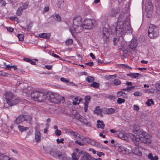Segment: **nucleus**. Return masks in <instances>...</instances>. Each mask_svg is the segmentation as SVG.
<instances>
[{
    "label": "nucleus",
    "instance_id": "nucleus-20",
    "mask_svg": "<svg viewBox=\"0 0 160 160\" xmlns=\"http://www.w3.org/2000/svg\"><path fill=\"white\" fill-rule=\"evenodd\" d=\"M119 12L120 10L118 9H112L110 13V15L111 17H115Z\"/></svg>",
    "mask_w": 160,
    "mask_h": 160
},
{
    "label": "nucleus",
    "instance_id": "nucleus-55",
    "mask_svg": "<svg viewBox=\"0 0 160 160\" xmlns=\"http://www.w3.org/2000/svg\"><path fill=\"white\" fill-rule=\"evenodd\" d=\"M155 5L156 7H158L160 4V0H155Z\"/></svg>",
    "mask_w": 160,
    "mask_h": 160
},
{
    "label": "nucleus",
    "instance_id": "nucleus-58",
    "mask_svg": "<svg viewBox=\"0 0 160 160\" xmlns=\"http://www.w3.org/2000/svg\"><path fill=\"white\" fill-rule=\"evenodd\" d=\"M148 158L150 160H151V159L153 157L152 154L151 153H149L148 155Z\"/></svg>",
    "mask_w": 160,
    "mask_h": 160
},
{
    "label": "nucleus",
    "instance_id": "nucleus-5",
    "mask_svg": "<svg viewBox=\"0 0 160 160\" xmlns=\"http://www.w3.org/2000/svg\"><path fill=\"white\" fill-rule=\"evenodd\" d=\"M83 18L80 15L76 16L73 19L72 27L74 31L76 33H79L82 31V24Z\"/></svg>",
    "mask_w": 160,
    "mask_h": 160
},
{
    "label": "nucleus",
    "instance_id": "nucleus-26",
    "mask_svg": "<svg viewBox=\"0 0 160 160\" xmlns=\"http://www.w3.org/2000/svg\"><path fill=\"white\" fill-rule=\"evenodd\" d=\"M18 128L19 130L22 132L26 131L29 129L28 127H25L23 126H22L21 125H18Z\"/></svg>",
    "mask_w": 160,
    "mask_h": 160
},
{
    "label": "nucleus",
    "instance_id": "nucleus-48",
    "mask_svg": "<svg viewBox=\"0 0 160 160\" xmlns=\"http://www.w3.org/2000/svg\"><path fill=\"white\" fill-rule=\"evenodd\" d=\"M94 112L98 115L100 113L101 111L100 109H99V108H98V107H97V108H96V109L94 111Z\"/></svg>",
    "mask_w": 160,
    "mask_h": 160
},
{
    "label": "nucleus",
    "instance_id": "nucleus-2",
    "mask_svg": "<svg viewBox=\"0 0 160 160\" xmlns=\"http://www.w3.org/2000/svg\"><path fill=\"white\" fill-rule=\"evenodd\" d=\"M133 132L136 135L130 133L129 134L131 138L134 142H141L146 144H149L151 142L150 138L151 136L142 129L135 130Z\"/></svg>",
    "mask_w": 160,
    "mask_h": 160
},
{
    "label": "nucleus",
    "instance_id": "nucleus-51",
    "mask_svg": "<svg viewBox=\"0 0 160 160\" xmlns=\"http://www.w3.org/2000/svg\"><path fill=\"white\" fill-rule=\"evenodd\" d=\"M124 93L123 91H120L117 92V95L118 97H120L122 96V94Z\"/></svg>",
    "mask_w": 160,
    "mask_h": 160
},
{
    "label": "nucleus",
    "instance_id": "nucleus-6",
    "mask_svg": "<svg viewBox=\"0 0 160 160\" xmlns=\"http://www.w3.org/2000/svg\"><path fill=\"white\" fill-rule=\"evenodd\" d=\"M148 33V37L151 39L156 38L159 35V31L158 28L152 24L149 25Z\"/></svg>",
    "mask_w": 160,
    "mask_h": 160
},
{
    "label": "nucleus",
    "instance_id": "nucleus-63",
    "mask_svg": "<svg viewBox=\"0 0 160 160\" xmlns=\"http://www.w3.org/2000/svg\"><path fill=\"white\" fill-rule=\"evenodd\" d=\"M123 93H124L122 94V97L123 98H128L127 94L125 93L124 92H123Z\"/></svg>",
    "mask_w": 160,
    "mask_h": 160
},
{
    "label": "nucleus",
    "instance_id": "nucleus-23",
    "mask_svg": "<svg viewBox=\"0 0 160 160\" xmlns=\"http://www.w3.org/2000/svg\"><path fill=\"white\" fill-rule=\"evenodd\" d=\"M0 160H14L12 158H10L7 155H5L3 154H0Z\"/></svg>",
    "mask_w": 160,
    "mask_h": 160
},
{
    "label": "nucleus",
    "instance_id": "nucleus-19",
    "mask_svg": "<svg viewBox=\"0 0 160 160\" xmlns=\"http://www.w3.org/2000/svg\"><path fill=\"white\" fill-rule=\"evenodd\" d=\"M79 116L78 117L77 116V119L80 121L82 124H87L88 123V122L86 119L84 118L83 117L79 115Z\"/></svg>",
    "mask_w": 160,
    "mask_h": 160
},
{
    "label": "nucleus",
    "instance_id": "nucleus-39",
    "mask_svg": "<svg viewBox=\"0 0 160 160\" xmlns=\"http://www.w3.org/2000/svg\"><path fill=\"white\" fill-rule=\"evenodd\" d=\"M9 75V74L7 72H6L3 71L0 72V75L1 76H2L8 77Z\"/></svg>",
    "mask_w": 160,
    "mask_h": 160
},
{
    "label": "nucleus",
    "instance_id": "nucleus-15",
    "mask_svg": "<svg viewBox=\"0 0 160 160\" xmlns=\"http://www.w3.org/2000/svg\"><path fill=\"white\" fill-rule=\"evenodd\" d=\"M132 153L139 156H141L142 155V152L139 150L137 147H135L132 150Z\"/></svg>",
    "mask_w": 160,
    "mask_h": 160
},
{
    "label": "nucleus",
    "instance_id": "nucleus-40",
    "mask_svg": "<svg viewBox=\"0 0 160 160\" xmlns=\"http://www.w3.org/2000/svg\"><path fill=\"white\" fill-rule=\"evenodd\" d=\"M18 37L20 41H22L24 39V35L23 34H19L18 35Z\"/></svg>",
    "mask_w": 160,
    "mask_h": 160
},
{
    "label": "nucleus",
    "instance_id": "nucleus-4",
    "mask_svg": "<svg viewBox=\"0 0 160 160\" xmlns=\"http://www.w3.org/2000/svg\"><path fill=\"white\" fill-rule=\"evenodd\" d=\"M5 97L7 103L10 106L15 105L19 102V99L18 98L14 96L11 92H6Z\"/></svg>",
    "mask_w": 160,
    "mask_h": 160
},
{
    "label": "nucleus",
    "instance_id": "nucleus-21",
    "mask_svg": "<svg viewBox=\"0 0 160 160\" xmlns=\"http://www.w3.org/2000/svg\"><path fill=\"white\" fill-rule=\"evenodd\" d=\"M127 75L128 76L131 77V78H136L138 77L141 76V75L140 74L138 73H130L127 74Z\"/></svg>",
    "mask_w": 160,
    "mask_h": 160
},
{
    "label": "nucleus",
    "instance_id": "nucleus-1",
    "mask_svg": "<svg viewBox=\"0 0 160 160\" xmlns=\"http://www.w3.org/2000/svg\"><path fill=\"white\" fill-rule=\"evenodd\" d=\"M31 97L35 101L44 102L47 98L52 103L58 104L60 102V96L57 94L51 93L46 95L43 93L34 91L31 93Z\"/></svg>",
    "mask_w": 160,
    "mask_h": 160
},
{
    "label": "nucleus",
    "instance_id": "nucleus-27",
    "mask_svg": "<svg viewBox=\"0 0 160 160\" xmlns=\"http://www.w3.org/2000/svg\"><path fill=\"white\" fill-rule=\"evenodd\" d=\"M68 132H69L71 135L73 136L74 138H76V137H79L80 136V135L78 134L76 132L69 130L68 131Z\"/></svg>",
    "mask_w": 160,
    "mask_h": 160
},
{
    "label": "nucleus",
    "instance_id": "nucleus-24",
    "mask_svg": "<svg viewBox=\"0 0 160 160\" xmlns=\"http://www.w3.org/2000/svg\"><path fill=\"white\" fill-rule=\"evenodd\" d=\"M115 109L112 108H107L105 110V113L108 114H110L113 113L115 112Z\"/></svg>",
    "mask_w": 160,
    "mask_h": 160
},
{
    "label": "nucleus",
    "instance_id": "nucleus-61",
    "mask_svg": "<svg viewBox=\"0 0 160 160\" xmlns=\"http://www.w3.org/2000/svg\"><path fill=\"white\" fill-rule=\"evenodd\" d=\"M121 50L122 52V53L123 54H126L128 53V50L126 49V48Z\"/></svg>",
    "mask_w": 160,
    "mask_h": 160
},
{
    "label": "nucleus",
    "instance_id": "nucleus-44",
    "mask_svg": "<svg viewBox=\"0 0 160 160\" xmlns=\"http://www.w3.org/2000/svg\"><path fill=\"white\" fill-rule=\"evenodd\" d=\"M55 17L56 18V20L58 22H60L61 21V18L60 16L58 14L55 15Z\"/></svg>",
    "mask_w": 160,
    "mask_h": 160
},
{
    "label": "nucleus",
    "instance_id": "nucleus-7",
    "mask_svg": "<svg viewBox=\"0 0 160 160\" xmlns=\"http://www.w3.org/2000/svg\"><path fill=\"white\" fill-rule=\"evenodd\" d=\"M32 119V117L30 115L21 114L18 116L15 121V122L17 124H19L26 121L28 123H31Z\"/></svg>",
    "mask_w": 160,
    "mask_h": 160
},
{
    "label": "nucleus",
    "instance_id": "nucleus-47",
    "mask_svg": "<svg viewBox=\"0 0 160 160\" xmlns=\"http://www.w3.org/2000/svg\"><path fill=\"white\" fill-rule=\"evenodd\" d=\"M119 49L120 50L125 49V44H122L120 46H119Z\"/></svg>",
    "mask_w": 160,
    "mask_h": 160
},
{
    "label": "nucleus",
    "instance_id": "nucleus-12",
    "mask_svg": "<svg viewBox=\"0 0 160 160\" xmlns=\"http://www.w3.org/2000/svg\"><path fill=\"white\" fill-rule=\"evenodd\" d=\"M39 127L38 125H37L35 128V139L37 142L40 141L41 139V134L40 131L38 130V128Z\"/></svg>",
    "mask_w": 160,
    "mask_h": 160
},
{
    "label": "nucleus",
    "instance_id": "nucleus-35",
    "mask_svg": "<svg viewBox=\"0 0 160 160\" xmlns=\"http://www.w3.org/2000/svg\"><path fill=\"white\" fill-rule=\"evenodd\" d=\"M22 8L19 7V8L18 9L16 12V14L18 16H20L22 14Z\"/></svg>",
    "mask_w": 160,
    "mask_h": 160
},
{
    "label": "nucleus",
    "instance_id": "nucleus-62",
    "mask_svg": "<svg viewBox=\"0 0 160 160\" xmlns=\"http://www.w3.org/2000/svg\"><path fill=\"white\" fill-rule=\"evenodd\" d=\"M86 64L87 65H89L90 66H92L93 65V62H87L86 63Z\"/></svg>",
    "mask_w": 160,
    "mask_h": 160
},
{
    "label": "nucleus",
    "instance_id": "nucleus-38",
    "mask_svg": "<svg viewBox=\"0 0 160 160\" xmlns=\"http://www.w3.org/2000/svg\"><path fill=\"white\" fill-rule=\"evenodd\" d=\"M28 6V4L27 3H24L21 7H20V8H22V10L26 9Z\"/></svg>",
    "mask_w": 160,
    "mask_h": 160
},
{
    "label": "nucleus",
    "instance_id": "nucleus-29",
    "mask_svg": "<svg viewBox=\"0 0 160 160\" xmlns=\"http://www.w3.org/2000/svg\"><path fill=\"white\" fill-rule=\"evenodd\" d=\"M121 152L122 153H124L126 154H128V150L127 148L124 147H121Z\"/></svg>",
    "mask_w": 160,
    "mask_h": 160
},
{
    "label": "nucleus",
    "instance_id": "nucleus-33",
    "mask_svg": "<svg viewBox=\"0 0 160 160\" xmlns=\"http://www.w3.org/2000/svg\"><path fill=\"white\" fill-rule=\"evenodd\" d=\"M146 104L148 105V106H150L152 104L153 105L154 102L152 101V99H149L148 101L146 103Z\"/></svg>",
    "mask_w": 160,
    "mask_h": 160
},
{
    "label": "nucleus",
    "instance_id": "nucleus-25",
    "mask_svg": "<svg viewBox=\"0 0 160 160\" xmlns=\"http://www.w3.org/2000/svg\"><path fill=\"white\" fill-rule=\"evenodd\" d=\"M90 157L91 156L88 153L86 152L81 157V160H89Z\"/></svg>",
    "mask_w": 160,
    "mask_h": 160
},
{
    "label": "nucleus",
    "instance_id": "nucleus-60",
    "mask_svg": "<svg viewBox=\"0 0 160 160\" xmlns=\"http://www.w3.org/2000/svg\"><path fill=\"white\" fill-rule=\"evenodd\" d=\"M52 55L55 58H60V59H61L60 58V57L58 55L54 53H52Z\"/></svg>",
    "mask_w": 160,
    "mask_h": 160
},
{
    "label": "nucleus",
    "instance_id": "nucleus-57",
    "mask_svg": "<svg viewBox=\"0 0 160 160\" xmlns=\"http://www.w3.org/2000/svg\"><path fill=\"white\" fill-rule=\"evenodd\" d=\"M5 67L6 69L10 70L12 68V66H11L9 65H5Z\"/></svg>",
    "mask_w": 160,
    "mask_h": 160
},
{
    "label": "nucleus",
    "instance_id": "nucleus-10",
    "mask_svg": "<svg viewBox=\"0 0 160 160\" xmlns=\"http://www.w3.org/2000/svg\"><path fill=\"white\" fill-rule=\"evenodd\" d=\"M92 22L91 19H85L82 24V29H90L92 28Z\"/></svg>",
    "mask_w": 160,
    "mask_h": 160
},
{
    "label": "nucleus",
    "instance_id": "nucleus-52",
    "mask_svg": "<svg viewBox=\"0 0 160 160\" xmlns=\"http://www.w3.org/2000/svg\"><path fill=\"white\" fill-rule=\"evenodd\" d=\"M0 3L1 4L2 6H5L6 4L5 1L4 0H1L0 1Z\"/></svg>",
    "mask_w": 160,
    "mask_h": 160
},
{
    "label": "nucleus",
    "instance_id": "nucleus-17",
    "mask_svg": "<svg viewBox=\"0 0 160 160\" xmlns=\"http://www.w3.org/2000/svg\"><path fill=\"white\" fill-rule=\"evenodd\" d=\"M146 10H153V8L152 2L150 0H148V2L146 4Z\"/></svg>",
    "mask_w": 160,
    "mask_h": 160
},
{
    "label": "nucleus",
    "instance_id": "nucleus-22",
    "mask_svg": "<svg viewBox=\"0 0 160 160\" xmlns=\"http://www.w3.org/2000/svg\"><path fill=\"white\" fill-rule=\"evenodd\" d=\"M97 126L98 128L104 129L105 125L102 121L98 120L97 121Z\"/></svg>",
    "mask_w": 160,
    "mask_h": 160
},
{
    "label": "nucleus",
    "instance_id": "nucleus-46",
    "mask_svg": "<svg viewBox=\"0 0 160 160\" xmlns=\"http://www.w3.org/2000/svg\"><path fill=\"white\" fill-rule=\"evenodd\" d=\"M133 95L135 96H140L142 95V94L141 93H140L139 92H136L133 93Z\"/></svg>",
    "mask_w": 160,
    "mask_h": 160
},
{
    "label": "nucleus",
    "instance_id": "nucleus-56",
    "mask_svg": "<svg viewBox=\"0 0 160 160\" xmlns=\"http://www.w3.org/2000/svg\"><path fill=\"white\" fill-rule=\"evenodd\" d=\"M120 66H124L126 68L128 69H131V68L129 67V66L127 65L124 64H121L120 65Z\"/></svg>",
    "mask_w": 160,
    "mask_h": 160
},
{
    "label": "nucleus",
    "instance_id": "nucleus-42",
    "mask_svg": "<svg viewBox=\"0 0 160 160\" xmlns=\"http://www.w3.org/2000/svg\"><path fill=\"white\" fill-rule=\"evenodd\" d=\"M55 133L56 136H58L61 134V131L60 130H56L55 132Z\"/></svg>",
    "mask_w": 160,
    "mask_h": 160
},
{
    "label": "nucleus",
    "instance_id": "nucleus-14",
    "mask_svg": "<svg viewBox=\"0 0 160 160\" xmlns=\"http://www.w3.org/2000/svg\"><path fill=\"white\" fill-rule=\"evenodd\" d=\"M91 98L89 96H86L85 98L84 111L86 112L88 110V104Z\"/></svg>",
    "mask_w": 160,
    "mask_h": 160
},
{
    "label": "nucleus",
    "instance_id": "nucleus-64",
    "mask_svg": "<svg viewBox=\"0 0 160 160\" xmlns=\"http://www.w3.org/2000/svg\"><path fill=\"white\" fill-rule=\"evenodd\" d=\"M45 67L47 69L50 70L52 68V66L50 65H46L45 66Z\"/></svg>",
    "mask_w": 160,
    "mask_h": 160
},
{
    "label": "nucleus",
    "instance_id": "nucleus-45",
    "mask_svg": "<svg viewBox=\"0 0 160 160\" xmlns=\"http://www.w3.org/2000/svg\"><path fill=\"white\" fill-rule=\"evenodd\" d=\"M64 140L63 138H62L60 139H59L58 138L56 140L58 144L60 143H63Z\"/></svg>",
    "mask_w": 160,
    "mask_h": 160
},
{
    "label": "nucleus",
    "instance_id": "nucleus-13",
    "mask_svg": "<svg viewBox=\"0 0 160 160\" xmlns=\"http://www.w3.org/2000/svg\"><path fill=\"white\" fill-rule=\"evenodd\" d=\"M78 137L80 138L79 140V141H78L76 140L75 141V142L76 144H78L80 146L83 145L84 144V141H86V139H87V138H86L84 136L80 135L79 137Z\"/></svg>",
    "mask_w": 160,
    "mask_h": 160
},
{
    "label": "nucleus",
    "instance_id": "nucleus-31",
    "mask_svg": "<svg viewBox=\"0 0 160 160\" xmlns=\"http://www.w3.org/2000/svg\"><path fill=\"white\" fill-rule=\"evenodd\" d=\"M152 10H146L147 12L146 17L148 18H149L152 16Z\"/></svg>",
    "mask_w": 160,
    "mask_h": 160
},
{
    "label": "nucleus",
    "instance_id": "nucleus-49",
    "mask_svg": "<svg viewBox=\"0 0 160 160\" xmlns=\"http://www.w3.org/2000/svg\"><path fill=\"white\" fill-rule=\"evenodd\" d=\"M133 109L135 111H138L139 109V108L138 105H133Z\"/></svg>",
    "mask_w": 160,
    "mask_h": 160
},
{
    "label": "nucleus",
    "instance_id": "nucleus-36",
    "mask_svg": "<svg viewBox=\"0 0 160 160\" xmlns=\"http://www.w3.org/2000/svg\"><path fill=\"white\" fill-rule=\"evenodd\" d=\"M73 40H72V39H69L67 40L65 42L66 44L68 45H69L72 44L73 43Z\"/></svg>",
    "mask_w": 160,
    "mask_h": 160
},
{
    "label": "nucleus",
    "instance_id": "nucleus-28",
    "mask_svg": "<svg viewBox=\"0 0 160 160\" xmlns=\"http://www.w3.org/2000/svg\"><path fill=\"white\" fill-rule=\"evenodd\" d=\"M118 136L119 138L122 140H126L127 138L126 135L122 132H120L118 134Z\"/></svg>",
    "mask_w": 160,
    "mask_h": 160
},
{
    "label": "nucleus",
    "instance_id": "nucleus-3",
    "mask_svg": "<svg viewBox=\"0 0 160 160\" xmlns=\"http://www.w3.org/2000/svg\"><path fill=\"white\" fill-rule=\"evenodd\" d=\"M113 33H120L121 36L126 33L131 34H132V29H131L129 21L128 20H127L126 23H122L121 22H118L117 25Z\"/></svg>",
    "mask_w": 160,
    "mask_h": 160
},
{
    "label": "nucleus",
    "instance_id": "nucleus-59",
    "mask_svg": "<svg viewBox=\"0 0 160 160\" xmlns=\"http://www.w3.org/2000/svg\"><path fill=\"white\" fill-rule=\"evenodd\" d=\"M97 155L99 157H100L102 155H104V154L102 152H97Z\"/></svg>",
    "mask_w": 160,
    "mask_h": 160
},
{
    "label": "nucleus",
    "instance_id": "nucleus-41",
    "mask_svg": "<svg viewBox=\"0 0 160 160\" xmlns=\"http://www.w3.org/2000/svg\"><path fill=\"white\" fill-rule=\"evenodd\" d=\"M58 2L57 4V6L58 8H60L61 4H62L63 1L62 0H58Z\"/></svg>",
    "mask_w": 160,
    "mask_h": 160
},
{
    "label": "nucleus",
    "instance_id": "nucleus-54",
    "mask_svg": "<svg viewBox=\"0 0 160 160\" xmlns=\"http://www.w3.org/2000/svg\"><path fill=\"white\" fill-rule=\"evenodd\" d=\"M7 30L10 32H12L13 31V29L11 27H7Z\"/></svg>",
    "mask_w": 160,
    "mask_h": 160
},
{
    "label": "nucleus",
    "instance_id": "nucleus-34",
    "mask_svg": "<svg viewBox=\"0 0 160 160\" xmlns=\"http://www.w3.org/2000/svg\"><path fill=\"white\" fill-rule=\"evenodd\" d=\"M113 83L116 85H118L121 84V82L119 79H115L113 81Z\"/></svg>",
    "mask_w": 160,
    "mask_h": 160
},
{
    "label": "nucleus",
    "instance_id": "nucleus-30",
    "mask_svg": "<svg viewBox=\"0 0 160 160\" xmlns=\"http://www.w3.org/2000/svg\"><path fill=\"white\" fill-rule=\"evenodd\" d=\"M99 86V84L96 82H93L90 85L91 87H93L94 88H98Z\"/></svg>",
    "mask_w": 160,
    "mask_h": 160
},
{
    "label": "nucleus",
    "instance_id": "nucleus-32",
    "mask_svg": "<svg viewBox=\"0 0 160 160\" xmlns=\"http://www.w3.org/2000/svg\"><path fill=\"white\" fill-rule=\"evenodd\" d=\"M86 81L88 82H93L94 80L93 77L89 76L86 79Z\"/></svg>",
    "mask_w": 160,
    "mask_h": 160
},
{
    "label": "nucleus",
    "instance_id": "nucleus-16",
    "mask_svg": "<svg viewBox=\"0 0 160 160\" xmlns=\"http://www.w3.org/2000/svg\"><path fill=\"white\" fill-rule=\"evenodd\" d=\"M137 45V41L135 40H132L130 44L129 45L130 48L134 50L135 49Z\"/></svg>",
    "mask_w": 160,
    "mask_h": 160
},
{
    "label": "nucleus",
    "instance_id": "nucleus-37",
    "mask_svg": "<svg viewBox=\"0 0 160 160\" xmlns=\"http://www.w3.org/2000/svg\"><path fill=\"white\" fill-rule=\"evenodd\" d=\"M125 102V100L124 99H122L120 98H118L117 99V102L119 104H121Z\"/></svg>",
    "mask_w": 160,
    "mask_h": 160
},
{
    "label": "nucleus",
    "instance_id": "nucleus-8",
    "mask_svg": "<svg viewBox=\"0 0 160 160\" xmlns=\"http://www.w3.org/2000/svg\"><path fill=\"white\" fill-rule=\"evenodd\" d=\"M49 153L55 158H58L60 160H67L66 156L62 154L58 151L56 149H52L49 152Z\"/></svg>",
    "mask_w": 160,
    "mask_h": 160
},
{
    "label": "nucleus",
    "instance_id": "nucleus-11",
    "mask_svg": "<svg viewBox=\"0 0 160 160\" xmlns=\"http://www.w3.org/2000/svg\"><path fill=\"white\" fill-rule=\"evenodd\" d=\"M102 38L103 40L106 42L108 41V38L109 36V33L108 30L106 28H104L102 30Z\"/></svg>",
    "mask_w": 160,
    "mask_h": 160
},
{
    "label": "nucleus",
    "instance_id": "nucleus-18",
    "mask_svg": "<svg viewBox=\"0 0 160 160\" xmlns=\"http://www.w3.org/2000/svg\"><path fill=\"white\" fill-rule=\"evenodd\" d=\"M51 36V34L49 33H40L39 34V37L41 38L48 39Z\"/></svg>",
    "mask_w": 160,
    "mask_h": 160
},
{
    "label": "nucleus",
    "instance_id": "nucleus-9",
    "mask_svg": "<svg viewBox=\"0 0 160 160\" xmlns=\"http://www.w3.org/2000/svg\"><path fill=\"white\" fill-rule=\"evenodd\" d=\"M79 151V149L76 148L75 151L73 153L72 158L73 160H78L79 158L82 155H83L84 153H86L83 151Z\"/></svg>",
    "mask_w": 160,
    "mask_h": 160
},
{
    "label": "nucleus",
    "instance_id": "nucleus-50",
    "mask_svg": "<svg viewBox=\"0 0 160 160\" xmlns=\"http://www.w3.org/2000/svg\"><path fill=\"white\" fill-rule=\"evenodd\" d=\"M155 87L157 90L160 91V84L156 83L155 85Z\"/></svg>",
    "mask_w": 160,
    "mask_h": 160
},
{
    "label": "nucleus",
    "instance_id": "nucleus-43",
    "mask_svg": "<svg viewBox=\"0 0 160 160\" xmlns=\"http://www.w3.org/2000/svg\"><path fill=\"white\" fill-rule=\"evenodd\" d=\"M60 80L62 82H64L66 83H68L69 82V81L67 80L65 78H60Z\"/></svg>",
    "mask_w": 160,
    "mask_h": 160
},
{
    "label": "nucleus",
    "instance_id": "nucleus-53",
    "mask_svg": "<svg viewBox=\"0 0 160 160\" xmlns=\"http://www.w3.org/2000/svg\"><path fill=\"white\" fill-rule=\"evenodd\" d=\"M117 76L116 74L113 75H109L108 76V78H116Z\"/></svg>",
    "mask_w": 160,
    "mask_h": 160
}]
</instances>
